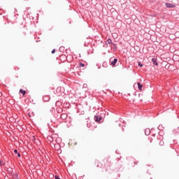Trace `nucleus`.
Returning a JSON list of instances; mask_svg holds the SVG:
<instances>
[{"label": "nucleus", "instance_id": "nucleus-24", "mask_svg": "<svg viewBox=\"0 0 179 179\" xmlns=\"http://www.w3.org/2000/svg\"><path fill=\"white\" fill-rule=\"evenodd\" d=\"M55 179H61V178H59V176H57V175H56V176H55Z\"/></svg>", "mask_w": 179, "mask_h": 179}, {"label": "nucleus", "instance_id": "nucleus-3", "mask_svg": "<svg viewBox=\"0 0 179 179\" xmlns=\"http://www.w3.org/2000/svg\"><path fill=\"white\" fill-rule=\"evenodd\" d=\"M94 120L96 122L101 123L102 122V120H103V117L102 116H99V115H94Z\"/></svg>", "mask_w": 179, "mask_h": 179}, {"label": "nucleus", "instance_id": "nucleus-6", "mask_svg": "<svg viewBox=\"0 0 179 179\" xmlns=\"http://www.w3.org/2000/svg\"><path fill=\"white\" fill-rule=\"evenodd\" d=\"M105 44H106V45H108V44L113 45V43L112 39H111V38H108V39L106 41Z\"/></svg>", "mask_w": 179, "mask_h": 179}, {"label": "nucleus", "instance_id": "nucleus-33", "mask_svg": "<svg viewBox=\"0 0 179 179\" xmlns=\"http://www.w3.org/2000/svg\"><path fill=\"white\" fill-rule=\"evenodd\" d=\"M150 143H152V140L150 141Z\"/></svg>", "mask_w": 179, "mask_h": 179}, {"label": "nucleus", "instance_id": "nucleus-30", "mask_svg": "<svg viewBox=\"0 0 179 179\" xmlns=\"http://www.w3.org/2000/svg\"><path fill=\"white\" fill-rule=\"evenodd\" d=\"M28 115H29V117H31V115H30V113H29Z\"/></svg>", "mask_w": 179, "mask_h": 179}, {"label": "nucleus", "instance_id": "nucleus-26", "mask_svg": "<svg viewBox=\"0 0 179 179\" xmlns=\"http://www.w3.org/2000/svg\"><path fill=\"white\" fill-rule=\"evenodd\" d=\"M17 155V157H18L19 158L21 157V154H20V152H18Z\"/></svg>", "mask_w": 179, "mask_h": 179}, {"label": "nucleus", "instance_id": "nucleus-27", "mask_svg": "<svg viewBox=\"0 0 179 179\" xmlns=\"http://www.w3.org/2000/svg\"><path fill=\"white\" fill-rule=\"evenodd\" d=\"M64 50V47H60L59 48V50Z\"/></svg>", "mask_w": 179, "mask_h": 179}, {"label": "nucleus", "instance_id": "nucleus-7", "mask_svg": "<svg viewBox=\"0 0 179 179\" xmlns=\"http://www.w3.org/2000/svg\"><path fill=\"white\" fill-rule=\"evenodd\" d=\"M47 140L50 142L52 143L54 141V138L52 136H47Z\"/></svg>", "mask_w": 179, "mask_h": 179}, {"label": "nucleus", "instance_id": "nucleus-13", "mask_svg": "<svg viewBox=\"0 0 179 179\" xmlns=\"http://www.w3.org/2000/svg\"><path fill=\"white\" fill-rule=\"evenodd\" d=\"M170 66H171V64L167 63L166 65L165 66L166 69H170Z\"/></svg>", "mask_w": 179, "mask_h": 179}, {"label": "nucleus", "instance_id": "nucleus-28", "mask_svg": "<svg viewBox=\"0 0 179 179\" xmlns=\"http://www.w3.org/2000/svg\"><path fill=\"white\" fill-rule=\"evenodd\" d=\"M134 164H135L136 165H137V164H138V162H134Z\"/></svg>", "mask_w": 179, "mask_h": 179}, {"label": "nucleus", "instance_id": "nucleus-2", "mask_svg": "<svg viewBox=\"0 0 179 179\" xmlns=\"http://www.w3.org/2000/svg\"><path fill=\"white\" fill-rule=\"evenodd\" d=\"M110 66H115L118 62V59L115 57H111L109 60Z\"/></svg>", "mask_w": 179, "mask_h": 179}, {"label": "nucleus", "instance_id": "nucleus-1", "mask_svg": "<svg viewBox=\"0 0 179 179\" xmlns=\"http://www.w3.org/2000/svg\"><path fill=\"white\" fill-rule=\"evenodd\" d=\"M110 166V162H108V159H105L103 160L102 165L100 167L105 169V171L107 172L108 170V167Z\"/></svg>", "mask_w": 179, "mask_h": 179}, {"label": "nucleus", "instance_id": "nucleus-5", "mask_svg": "<svg viewBox=\"0 0 179 179\" xmlns=\"http://www.w3.org/2000/svg\"><path fill=\"white\" fill-rule=\"evenodd\" d=\"M62 120H65L68 118V115L66 113H62L60 115Z\"/></svg>", "mask_w": 179, "mask_h": 179}, {"label": "nucleus", "instance_id": "nucleus-19", "mask_svg": "<svg viewBox=\"0 0 179 179\" xmlns=\"http://www.w3.org/2000/svg\"><path fill=\"white\" fill-rule=\"evenodd\" d=\"M8 172L9 173H10V174H13V169L12 168H10V169H8Z\"/></svg>", "mask_w": 179, "mask_h": 179}, {"label": "nucleus", "instance_id": "nucleus-23", "mask_svg": "<svg viewBox=\"0 0 179 179\" xmlns=\"http://www.w3.org/2000/svg\"><path fill=\"white\" fill-rule=\"evenodd\" d=\"M14 153H15V155H17L18 150H17V149H15V150H14Z\"/></svg>", "mask_w": 179, "mask_h": 179}, {"label": "nucleus", "instance_id": "nucleus-25", "mask_svg": "<svg viewBox=\"0 0 179 179\" xmlns=\"http://www.w3.org/2000/svg\"><path fill=\"white\" fill-rule=\"evenodd\" d=\"M87 84H83V88H87Z\"/></svg>", "mask_w": 179, "mask_h": 179}, {"label": "nucleus", "instance_id": "nucleus-29", "mask_svg": "<svg viewBox=\"0 0 179 179\" xmlns=\"http://www.w3.org/2000/svg\"><path fill=\"white\" fill-rule=\"evenodd\" d=\"M60 111H62V108H59V109L58 110V112H60Z\"/></svg>", "mask_w": 179, "mask_h": 179}, {"label": "nucleus", "instance_id": "nucleus-4", "mask_svg": "<svg viewBox=\"0 0 179 179\" xmlns=\"http://www.w3.org/2000/svg\"><path fill=\"white\" fill-rule=\"evenodd\" d=\"M152 62L154 66H159V63H157V59L156 57H153L152 59Z\"/></svg>", "mask_w": 179, "mask_h": 179}, {"label": "nucleus", "instance_id": "nucleus-20", "mask_svg": "<svg viewBox=\"0 0 179 179\" xmlns=\"http://www.w3.org/2000/svg\"><path fill=\"white\" fill-rule=\"evenodd\" d=\"M138 66L139 67H143V64H142V63H141V62H138Z\"/></svg>", "mask_w": 179, "mask_h": 179}, {"label": "nucleus", "instance_id": "nucleus-34", "mask_svg": "<svg viewBox=\"0 0 179 179\" xmlns=\"http://www.w3.org/2000/svg\"><path fill=\"white\" fill-rule=\"evenodd\" d=\"M4 24H6V22H4Z\"/></svg>", "mask_w": 179, "mask_h": 179}, {"label": "nucleus", "instance_id": "nucleus-17", "mask_svg": "<svg viewBox=\"0 0 179 179\" xmlns=\"http://www.w3.org/2000/svg\"><path fill=\"white\" fill-rule=\"evenodd\" d=\"M0 166H5V163L3 162V161L2 159L0 160Z\"/></svg>", "mask_w": 179, "mask_h": 179}, {"label": "nucleus", "instance_id": "nucleus-35", "mask_svg": "<svg viewBox=\"0 0 179 179\" xmlns=\"http://www.w3.org/2000/svg\"><path fill=\"white\" fill-rule=\"evenodd\" d=\"M150 179H153V178H150Z\"/></svg>", "mask_w": 179, "mask_h": 179}, {"label": "nucleus", "instance_id": "nucleus-11", "mask_svg": "<svg viewBox=\"0 0 179 179\" xmlns=\"http://www.w3.org/2000/svg\"><path fill=\"white\" fill-rule=\"evenodd\" d=\"M12 177H13V179H20L18 175L17 174V173H13L12 174Z\"/></svg>", "mask_w": 179, "mask_h": 179}, {"label": "nucleus", "instance_id": "nucleus-9", "mask_svg": "<svg viewBox=\"0 0 179 179\" xmlns=\"http://www.w3.org/2000/svg\"><path fill=\"white\" fill-rule=\"evenodd\" d=\"M145 136H149V135H150V129H149V128L145 129Z\"/></svg>", "mask_w": 179, "mask_h": 179}, {"label": "nucleus", "instance_id": "nucleus-18", "mask_svg": "<svg viewBox=\"0 0 179 179\" xmlns=\"http://www.w3.org/2000/svg\"><path fill=\"white\" fill-rule=\"evenodd\" d=\"M99 160H96L95 161V165H96V167H100V165H99Z\"/></svg>", "mask_w": 179, "mask_h": 179}, {"label": "nucleus", "instance_id": "nucleus-21", "mask_svg": "<svg viewBox=\"0 0 179 179\" xmlns=\"http://www.w3.org/2000/svg\"><path fill=\"white\" fill-rule=\"evenodd\" d=\"M112 45L113 46V49L117 50V45L115 43H112Z\"/></svg>", "mask_w": 179, "mask_h": 179}, {"label": "nucleus", "instance_id": "nucleus-12", "mask_svg": "<svg viewBox=\"0 0 179 179\" xmlns=\"http://www.w3.org/2000/svg\"><path fill=\"white\" fill-rule=\"evenodd\" d=\"M20 94H22V96H24L26 95V94H27V92H26V90H22V89H20Z\"/></svg>", "mask_w": 179, "mask_h": 179}, {"label": "nucleus", "instance_id": "nucleus-8", "mask_svg": "<svg viewBox=\"0 0 179 179\" xmlns=\"http://www.w3.org/2000/svg\"><path fill=\"white\" fill-rule=\"evenodd\" d=\"M166 8H176V5L171 4L170 3H166Z\"/></svg>", "mask_w": 179, "mask_h": 179}, {"label": "nucleus", "instance_id": "nucleus-31", "mask_svg": "<svg viewBox=\"0 0 179 179\" xmlns=\"http://www.w3.org/2000/svg\"><path fill=\"white\" fill-rule=\"evenodd\" d=\"M105 64H106V63H103V66H105Z\"/></svg>", "mask_w": 179, "mask_h": 179}, {"label": "nucleus", "instance_id": "nucleus-10", "mask_svg": "<svg viewBox=\"0 0 179 179\" xmlns=\"http://www.w3.org/2000/svg\"><path fill=\"white\" fill-rule=\"evenodd\" d=\"M137 86H138V90H142V88H143V85L142 84H141V83H137Z\"/></svg>", "mask_w": 179, "mask_h": 179}, {"label": "nucleus", "instance_id": "nucleus-32", "mask_svg": "<svg viewBox=\"0 0 179 179\" xmlns=\"http://www.w3.org/2000/svg\"><path fill=\"white\" fill-rule=\"evenodd\" d=\"M43 100H45V97H43Z\"/></svg>", "mask_w": 179, "mask_h": 179}, {"label": "nucleus", "instance_id": "nucleus-15", "mask_svg": "<svg viewBox=\"0 0 179 179\" xmlns=\"http://www.w3.org/2000/svg\"><path fill=\"white\" fill-rule=\"evenodd\" d=\"M79 67L80 68H85V64L82 63V62H80V64H79Z\"/></svg>", "mask_w": 179, "mask_h": 179}, {"label": "nucleus", "instance_id": "nucleus-22", "mask_svg": "<svg viewBox=\"0 0 179 179\" xmlns=\"http://www.w3.org/2000/svg\"><path fill=\"white\" fill-rule=\"evenodd\" d=\"M55 52H56V49H53V50H52V52H51L52 55L55 54Z\"/></svg>", "mask_w": 179, "mask_h": 179}, {"label": "nucleus", "instance_id": "nucleus-16", "mask_svg": "<svg viewBox=\"0 0 179 179\" xmlns=\"http://www.w3.org/2000/svg\"><path fill=\"white\" fill-rule=\"evenodd\" d=\"M159 144L160 146H163V145H164V141H163V140H161L159 141Z\"/></svg>", "mask_w": 179, "mask_h": 179}, {"label": "nucleus", "instance_id": "nucleus-14", "mask_svg": "<svg viewBox=\"0 0 179 179\" xmlns=\"http://www.w3.org/2000/svg\"><path fill=\"white\" fill-rule=\"evenodd\" d=\"M56 106H62V102L60 101H56Z\"/></svg>", "mask_w": 179, "mask_h": 179}]
</instances>
